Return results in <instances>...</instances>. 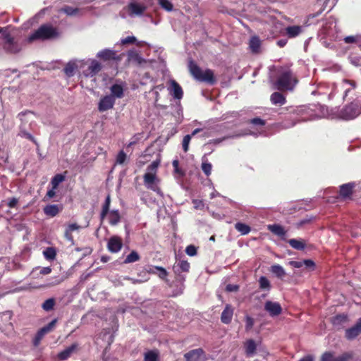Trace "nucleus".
<instances>
[{
    "instance_id": "nucleus-17",
    "label": "nucleus",
    "mask_w": 361,
    "mask_h": 361,
    "mask_svg": "<svg viewBox=\"0 0 361 361\" xmlns=\"http://www.w3.org/2000/svg\"><path fill=\"white\" fill-rule=\"evenodd\" d=\"M289 264L294 268H300L304 265L309 271H314L316 267L314 262L309 259L303 261H290Z\"/></svg>"
},
{
    "instance_id": "nucleus-13",
    "label": "nucleus",
    "mask_w": 361,
    "mask_h": 361,
    "mask_svg": "<svg viewBox=\"0 0 361 361\" xmlns=\"http://www.w3.org/2000/svg\"><path fill=\"white\" fill-rule=\"evenodd\" d=\"M122 247L123 241L120 237L114 235L109 238L107 243V248L110 252H118L121 250Z\"/></svg>"
},
{
    "instance_id": "nucleus-4",
    "label": "nucleus",
    "mask_w": 361,
    "mask_h": 361,
    "mask_svg": "<svg viewBox=\"0 0 361 361\" xmlns=\"http://www.w3.org/2000/svg\"><path fill=\"white\" fill-rule=\"evenodd\" d=\"M298 80L290 70L283 71L274 82L276 89L279 91L293 90Z\"/></svg>"
},
{
    "instance_id": "nucleus-58",
    "label": "nucleus",
    "mask_w": 361,
    "mask_h": 361,
    "mask_svg": "<svg viewBox=\"0 0 361 361\" xmlns=\"http://www.w3.org/2000/svg\"><path fill=\"white\" fill-rule=\"evenodd\" d=\"M80 228L79 225L77 224H69L67 228H66V231H68L69 232H73L74 231L78 230Z\"/></svg>"
},
{
    "instance_id": "nucleus-49",
    "label": "nucleus",
    "mask_w": 361,
    "mask_h": 361,
    "mask_svg": "<svg viewBox=\"0 0 361 361\" xmlns=\"http://www.w3.org/2000/svg\"><path fill=\"white\" fill-rule=\"evenodd\" d=\"M177 267H179V269L181 271H184V272L189 271V269L190 267L189 262L185 260L180 261L178 263Z\"/></svg>"
},
{
    "instance_id": "nucleus-56",
    "label": "nucleus",
    "mask_w": 361,
    "mask_h": 361,
    "mask_svg": "<svg viewBox=\"0 0 361 361\" xmlns=\"http://www.w3.org/2000/svg\"><path fill=\"white\" fill-rule=\"evenodd\" d=\"M192 204L196 209H203L204 207L203 201L200 200H193Z\"/></svg>"
},
{
    "instance_id": "nucleus-60",
    "label": "nucleus",
    "mask_w": 361,
    "mask_h": 361,
    "mask_svg": "<svg viewBox=\"0 0 361 361\" xmlns=\"http://www.w3.org/2000/svg\"><path fill=\"white\" fill-rule=\"evenodd\" d=\"M64 237L68 241L71 243L73 242V236L72 235V232H69L68 231L65 230Z\"/></svg>"
},
{
    "instance_id": "nucleus-26",
    "label": "nucleus",
    "mask_w": 361,
    "mask_h": 361,
    "mask_svg": "<svg viewBox=\"0 0 361 361\" xmlns=\"http://www.w3.org/2000/svg\"><path fill=\"white\" fill-rule=\"evenodd\" d=\"M270 100L275 105H283L286 102V97L281 92H278L271 94Z\"/></svg>"
},
{
    "instance_id": "nucleus-64",
    "label": "nucleus",
    "mask_w": 361,
    "mask_h": 361,
    "mask_svg": "<svg viewBox=\"0 0 361 361\" xmlns=\"http://www.w3.org/2000/svg\"><path fill=\"white\" fill-rule=\"evenodd\" d=\"M299 361H313V358L310 355L305 356L300 359Z\"/></svg>"
},
{
    "instance_id": "nucleus-15",
    "label": "nucleus",
    "mask_w": 361,
    "mask_h": 361,
    "mask_svg": "<svg viewBox=\"0 0 361 361\" xmlns=\"http://www.w3.org/2000/svg\"><path fill=\"white\" fill-rule=\"evenodd\" d=\"M361 334V318L358 319L356 324L345 330V337L348 340H353Z\"/></svg>"
},
{
    "instance_id": "nucleus-11",
    "label": "nucleus",
    "mask_w": 361,
    "mask_h": 361,
    "mask_svg": "<svg viewBox=\"0 0 361 361\" xmlns=\"http://www.w3.org/2000/svg\"><path fill=\"white\" fill-rule=\"evenodd\" d=\"M352 357L353 355L350 353H344L340 356L334 357L332 353L325 352L321 357V361H348Z\"/></svg>"
},
{
    "instance_id": "nucleus-12",
    "label": "nucleus",
    "mask_w": 361,
    "mask_h": 361,
    "mask_svg": "<svg viewBox=\"0 0 361 361\" xmlns=\"http://www.w3.org/2000/svg\"><path fill=\"white\" fill-rule=\"evenodd\" d=\"M264 310L267 311L271 317H276L281 314L282 307L279 302L268 300L264 304Z\"/></svg>"
},
{
    "instance_id": "nucleus-16",
    "label": "nucleus",
    "mask_w": 361,
    "mask_h": 361,
    "mask_svg": "<svg viewBox=\"0 0 361 361\" xmlns=\"http://www.w3.org/2000/svg\"><path fill=\"white\" fill-rule=\"evenodd\" d=\"M234 309L230 304H226L221 315V321L223 324H229L233 316Z\"/></svg>"
},
{
    "instance_id": "nucleus-30",
    "label": "nucleus",
    "mask_w": 361,
    "mask_h": 361,
    "mask_svg": "<svg viewBox=\"0 0 361 361\" xmlns=\"http://www.w3.org/2000/svg\"><path fill=\"white\" fill-rule=\"evenodd\" d=\"M159 353L157 350H148L144 354L143 361H158Z\"/></svg>"
},
{
    "instance_id": "nucleus-3",
    "label": "nucleus",
    "mask_w": 361,
    "mask_h": 361,
    "mask_svg": "<svg viewBox=\"0 0 361 361\" xmlns=\"http://www.w3.org/2000/svg\"><path fill=\"white\" fill-rule=\"evenodd\" d=\"M159 164V160H155L152 161V164L147 166V172L145 173L143 176L144 183L145 186L148 189L154 192H156L157 194L161 193L160 188L157 185V183H159V180L157 178L156 175Z\"/></svg>"
},
{
    "instance_id": "nucleus-33",
    "label": "nucleus",
    "mask_w": 361,
    "mask_h": 361,
    "mask_svg": "<svg viewBox=\"0 0 361 361\" xmlns=\"http://www.w3.org/2000/svg\"><path fill=\"white\" fill-rule=\"evenodd\" d=\"M288 243L294 249L297 250H303L305 248V243L302 240L297 239H290Z\"/></svg>"
},
{
    "instance_id": "nucleus-18",
    "label": "nucleus",
    "mask_w": 361,
    "mask_h": 361,
    "mask_svg": "<svg viewBox=\"0 0 361 361\" xmlns=\"http://www.w3.org/2000/svg\"><path fill=\"white\" fill-rule=\"evenodd\" d=\"M357 114V109L352 104L345 106L341 111V117L345 120L353 119Z\"/></svg>"
},
{
    "instance_id": "nucleus-51",
    "label": "nucleus",
    "mask_w": 361,
    "mask_h": 361,
    "mask_svg": "<svg viewBox=\"0 0 361 361\" xmlns=\"http://www.w3.org/2000/svg\"><path fill=\"white\" fill-rule=\"evenodd\" d=\"M185 252L189 256H195L197 255V248L195 246L192 245H190L186 247L185 248Z\"/></svg>"
},
{
    "instance_id": "nucleus-19",
    "label": "nucleus",
    "mask_w": 361,
    "mask_h": 361,
    "mask_svg": "<svg viewBox=\"0 0 361 361\" xmlns=\"http://www.w3.org/2000/svg\"><path fill=\"white\" fill-rule=\"evenodd\" d=\"M245 353L247 357H252L257 350V344L253 339H248L244 343Z\"/></svg>"
},
{
    "instance_id": "nucleus-62",
    "label": "nucleus",
    "mask_w": 361,
    "mask_h": 361,
    "mask_svg": "<svg viewBox=\"0 0 361 361\" xmlns=\"http://www.w3.org/2000/svg\"><path fill=\"white\" fill-rule=\"evenodd\" d=\"M287 42H288L287 39H281L278 40L276 44L279 47L282 48L286 45Z\"/></svg>"
},
{
    "instance_id": "nucleus-38",
    "label": "nucleus",
    "mask_w": 361,
    "mask_h": 361,
    "mask_svg": "<svg viewBox=\"0 0 361 361\" xmlns=\"http://www.w3.org/2000/svg\"><path fill=\"white\" fill-rule=\"evenodd\" d=\"M140 257L139 254L136 251L133 250L129 255H127L123 262L125 264L133 263L140 260Z\"/></svg>"
},
{
    "instance_id": "nucleus-55",
    "label": "nucleus",
    "mask_w": 361,
    "mask_h": 361,
    "mask_svg": "<svg viewBox=\"0 0 361 361\" xmlns=\"http://www.w3.org/2000/svg\"><path fill=\"white\" fill-rule=\"evenodd\" d=\"M137 41L134 36H128L127 37L121 39L122 44H134Z\"/></svg>"
},
{
    "instance_id": "nucleus-2",
    "label": "nucleus",
    "mask_w": 361,
    "mask_h": 361,
    "mask_svg": "<svg viewBox=\"0 0 361 361\" xmlns=\"http://www.w3.org/2000/svg\"><path fill=\"white\" fill-rule=\"evenodd\" d=\"M59 36L58 30L51 24H43L35 30L27 38L28 42L37 40L45 41L56 38Z\"/></svg>"
},
{
    "instance_id": "nucleus-48",
    "label": "nucleus",
    "mask_w": 361,
    "mask_h": 361,
    "mask_svg": "<svg viewBox=\"0 0 361 361\" xmlns=\"http://www.w3.org/2000/svg\"><path fill=\"white\" fill-rule=\"evenodd\" d=\"M245 331H250L254 326L255 320L250 316L247 315L245 317Z\"/></svg>"
},
{
    "instance_id": "nucleus-32",
    "label": "nucleus",
    "mask_w": 361,
    "mask_h": 361,
    "mask_svg": "<svg viewBox=\"0 0 361 361\" xmlns=\"http://www.w3.org/2000/svg\"><path fill=\"white\" fill-rule=\"evenodd\" d=\"M271 271L278 278L282 279L285 276L284 269L279 264H274L271 267Z\"/></svg>"
},
{
    "instance_id": "nucleus-34",
    "label": "nucleus",
    "mask_w": 361,
    "mask_h": 361,
    "mask_svg": "<svg viewBox=\"0 0 361 361\" xmlns=\"http://www.w3.org/2000/svg\"><path fill=\"white\" fill-rule=\"evenodd\" d=\"M101 64L95 60H93L88 67V70L90 71V73L91 74L92 76L97 74L101 71Z\"/></svg>"
},
{
    "instance_id": "nucleus-47",
    "label": "nucleus",
    "mask_w": 361,
    "mask_h": 361,
    "mask_svg": "<svg viewBox=\"0 0 361 361\" xmlns=\"http://www.w3.org/2000/svg\"><path fill=\"white\" fill-rule=\"evenodd\" d=\"M361 39V35H355V36H347L344 38V42L347 44H352V43H358L360 42V40Z\"/></svg>"
},
{
    "instance_id": "nucleus-35",
    "label": "nucleus",
    "mask_w": 361,
    "mask_h": 361,
    "mask_svg": "<svg viewBox=\"0 0 361 361\" xmlns=\"http://www.w3.org/2000/svg\"><path fill=\"white\" fill-rule=\"evenodd\" d=\"M235 228L242 235L248 234L251 231V228L248 225L241 222L236 223L235 224Z\"/></svg>"
},
{
    "instance_id": "nucleus-31",
    "label": "nucleus",
    "mask_w": 361,
    "mask_h": 361,
    "mask_svg": "<svg viewBox=\"0 0 361 361\" xmlns=\"http://www.w3.org/2000/svg\"><path fill=\"white\" fill-rule=\"evenodd\" d=\"M172 166L173 167L174 176L176 178H183L185 175L184 170L180 168L179 161L178 159H175L172 161Z\"/></svg>"
},
{
    "instance_id": "nucleus-22",
    "label": "nucleus",
    "mask_w": 361,
    "mask_h": 361,
    "mask_svg": "<svg viewBox=\"0 0 361 361\" xmlns=\"http://www.w3.org/2000/svg\"><path fill=\"white\" fill-rule=\"evenodd\" d=\"M261 40L259 37L253 36L250 39L249 47L253 54H259L260 52Z\"/></svg>"
},
{
    "instance_id": "nucleus-61",
    "label": "nucleus",
    "mask_w": 361,
    "mask_h": 361,
    "mask_svg": "<svg viewBox=\"0 0 361 361\" xmlns=\"http://www.w3.org/2000/svg\"><path fill=\"white\" fill-rule=\"evenodd\" d=\"M51 272V269L49 267H43L40 270V274H42V275H47V274H50Z\"/></svg>"
},
{
    "instance_id": "nucleus-5",
    "label": "nucleus",
    "mask_w": 361,
    "mask_h": 361,
    "mask_svg": "<svg viewBox=\"0 0 361 361\" xmlns=\"http://www.w3.org/2000/svg\"><path fill=\"white\" fill-rule=\"evenodd\" d=\"M149 0H132L124 9L130 17L142 16L149 6Z\"/></svg>"
},
{
    "instance_id": "nucleus-27",
    "label": "nucleus",
    "mask_w": 361,
    "mask_h": 361,
    "mask_svg": "<svg viewBox=\"0 0 361 361\" xmlns=\"http://www.w3.org/2000/svg\"><path fill=\"white\" fill-rule=\"evenodd\" d=\"M268 229L274 234H275L278 236H280L281 238H283L286 235V233L284 228L279 224L269 225Z\"/></svg>"
},
{
    "instance_id": "nucleus-1",
    "label": "nucleus",
    "mask_w": 361,
    "mask_h": 361,
    "mask_svg": "<svg viewBox=\"0 0 361 361\" xmlns=\"http://www.w3.org/2000/svg\"><path fill=\"white\" fill-rule=\"evenodd\" d=\"M188 69L190 75L197 81L214 85L216 83V78L212 69L207 68L202 71V68L192 60L188 63Z\"/></svg>"
},
{
    "instance_id": "nucleus-9",
    "label": "nucleus",
    "mask_w": 361,
    "mask_h": 361,
    "mask_svg": "<svg viewBox=\"0 0 361 361\" xmlns=\"http://www.w3.org/2000/svg\"><path fill=\"white\" fill-rule=\"evenodd\" d=\"M185 361H204L205 352L202 348L193 349L184 354Z\"/></svg>"
},
{
    "instance_id": "nucleus-52",
    "label": "nucleus",
    "mask_w": 361,
    "mask_h": 361,
    "mask_svg": "<svg viewBox=\"0 0 361 361\" xmlns=\"http://www.w3.org/2000/svg\"><path fill=\"white\" fill-rule=\"evenodd\" d=\"M19 135L30 140L31 142L37 145V141L35 139V137L30 133L26 132L25 130H21L19 133Z\"/></svg>"
},
{
    "instance_id": "nucleus-59",
    "label": "nucleus",
    "mask_w": 361,
    "mask_h": 361,
    "mask_svg": "<svg viewBox=\"0 0 361 361\" xmlns=\"http://www.w3.org/2000/svg\"><path fill=\"white\" fill-rule=\"evenodd\" d=\"M226 289L229 292H235L238 290L239 286L238 285L228 284L226 286Z\"/></svg>"
},
{
    "instance_id": "nucleus-45",
    "label": "nucleus",
    "mask_w": 361,
    "mask_h": 361,
    "mask_svg": "<svg viewBox=\"0 0 361 361\" xmlns=\"http://www.w3.org/2000/svg\"><path fill=\"white\" fill-rule=\"evenodd\" d=\"M201 168H202V171L204 172V173L207 176H210V174H211V173H212V164H210V163H209V162H208L207 161H203V162L202 163Z\"/></svg>"
},
{
    "instance_id": "nucleus-41",
    "label": "nucleus",
    "mask_w": 361,
    "mask_h": 361,
    "mask_svg": "<svg viewBox=\"0 0 361 361\" xmlns=\"http://www.w3.org/2000/svg\"><path fill=\"white\" fill-rule=\"evenodd\" d=\"M259 288L262 290H270L271 284L266 276H261L259 279Z\"/></svg>"
},
{
    "instance_id": "nucleus-8",
    "label": "nucleus",
    "mask_w": 361,
    "mask_h": 361,
    "mask_svg": "<svg viewBox=\"0 0 361 361\" xmlns=\"http://www.w3.org/2000/svg\"><path fill=\"white\" fill-rule=\"evenodd\" d=\"M57 322V319H53L51 322H49L47 325L43 326L40 329H39L35 334V336L33 339V345L35 346H38L44 338V336L48 333L51 332L56 326Z\"/></svg>"
},
{
    "instance_id": "nucleus-53",
    "label": "nucleus",
    "mask_w": 361,
    "mask_h": 361,
    "mask_svg": "<svg viewBox=\"0 0 361 361\" xmlns=\"http://www.w3.org/2000/svg\"><path fill=\"white\" fill-rule=\"evenodd\" d=\"M249 123L251 124H253L255 126H264L266 123L264 120H263L259 117H256V118L251 119L249 121Z\"/></svg>"
},
{
    "instance_id": "nucleus-50",
    "label": "nucleus",
    "mask_w": 361,
    "mask_h": 361,
    "mask_svg": "<svg viewBox=\"0 0 361 361\" xmlns=\"http://www.w3.org/2000/svg\"><path fill=\"white\" fill-rule=\"evenodd\" d=\"M190 140H191L190 135H186L183 137L182 145H183V151L185 152L188 151L189 143L190 142Z\"/></svg>"
},
{
    "instance_id": "nucleus-39",
    "label": "nucleus",
    "mask_w": 361,
    "mask_h": 361,
    "mask_svg": "<svg viewBox=\"0 0 361 361\" xmlns=\"http://www.w3.org/2000/svg\"><path fill=\"white\" fill-rule=\"evenodd\" d=\"M76 68L77 66L75 63L69 62L64 67L63 71L68 77H71L74 75Z\"/></svg>"
},
{
    "instance_id": "nucleus-21",
    "label": "nucleus",
    "mask_w": 361,
    "mask_h": 361,
    "mask_svg": "<svg viewBox=\"0 0 361 361\" xmlns=\"http://www.w3.org/2000/svg\"><path fill=\"white\" fill-rule=\"evenodd\" d=\"M171 94L175 99H180L183 96V91L180 85L176 81L171 80Z\"/></svg>"
},
{
    "instance_id": "nucleus-37",
    "label": "nucleus",
    "mask_w": 361,
    "mask_h": 361,
    "mask_svg": "<svg viewBox=\"0 0 361 361\" xmlns=\"http://www.w3.org/2000/svg\"><path fill=\"white\" fill-rule=\"evenodd\" d=\"M44 257L48 260H54L56 256V249L53 247H49L43 251Z\"/></svg>"
},
{
    "instance_id": "nucleus-57",
    "label": "nucleus",
    "mask_w": 361,
    "mask_h": 361,
    "mask_svg": "<svg viewBox=\"0 0 361 361\" xmlns=\"http://www.w3.org/2000/svg\"><path fill=\"white\" fill-rule=\"evenodd\" d=\"M18 202V200L16 197H12L11 199H8L7 205L10 208H14L17 205Z\"/></svg>"
},
{
    "instance_id": "nucleus-10",
    "label": "nucleus",
    "mask_w": 361,
    "mask_h": 361,
    "mask_svg": "<svg viewBox=\"0 0 361 361\" xmlns=\"http://www.w3.org/2000/svg\"><path fill=\"white\" fill-rule=\"evenodd\" d=\"M355 188V183H348L340 185L338 192L340 197L343 200H352Z\"/></svg>"
},
{
    "instance_id": "nucleus-29",
    "label": "nucleus",
    "mask_w": 361,
    "mask_h": 361,
    "mask_svg": "<svg viewBox=\"0 0 361 361\" xmlns=\"http://www.w3.org/2000/svg\"><path fill=\"white\" fill-rule=\"evenodd\" d=\"M110 204H111V197L109 195H108L106 197L105 202L102 206V209L100 214V219L101 220H104V218L106 216L108 213L110 212Z\"/></svg>"
},
{
    "instance_id": "nucleus-25",
    "label": "nucleus",
    "mask_w": 361,
    "mask_h": 361,
    "mask_svg": "<svg viewBox=\"0 0 361 361\" xmlns=\"http://www.w3.org/2000/svg\"><path fill=\"white\" fill-rule=\"evenodd\" d=\"M302 32V27L300 25L288 26L286 28V34L289 38L298 36Z\"/></svg>"
},
{
    "instance_id": "nucleus-20",
    "label": "nucleus",
    "mask_w": 361,
    "mask_h": 361,
    "mask_svg": "<svg viewBox=\"0 0 361 361\" xmlns=\"http://www.w3.org/2000/svg\"><path fill=\"white\" fill-rule=\"evenodd\" d=\"M77 347L78 345L76 343H73L71 346L66 348L65 350H62L58 354V359L60 360H67L71 356V355L75 350Z\"/></svg>"
},
{
    "instance_id": "nucleus-28",
    "label": "nucleus",
    "mask_w": 361,
    "mask_h": 361,
    "mask_svg": "<svg viewBox=\"0 0 361 361\" xmlns=\"http://www.w3.org/2000/svg\"><path fill=\"white\" fill-rule=\"evenodd\" d=\"M108 214L109 222L111 226H116L120 222L121 217L118 210H111Z\"/></svg>"
},
{
    "instance_id": "nucleus-63",
    "label": "nucleus",
    "mask_w": 361,
    "mask_h": 361,
    "mask_svg": "<svg viewBox=\"0 0 361 361\" xmlns=\"http://www.w3.org/2000/svg\"><path fill=\"white\" fill-rule=\"evenodd\" d=\"M54 190V189L52 188L51 190H48L47 192V196L49 197V198L54 197L56 195V192Z\"/></svg>"
},
{
    "instance_id": "nucleus-23",
    "label": "nucleus",
    "mask_w": 361,
    "mask_h": 361,
    "mask_svg": "<svg viewBox=\"0 0 361 361\" xmlns=\"http://www.w3.org/2000/svg\"><path fill=\"white\" fill-rule=\"evenodd\" d=\"M111 94L113 98H118L121 99L124 96V90L121 85L119 84H114L111 87Z\"/></svg>"
},
{
    "instance_id": "nucleus-40",
    "label": "nucleus",
    "mask_w": 361,
    "mask_h": 361,
    "mask_svg": "<svg viewBox=\"0 0 361 361\" xmlns=\"http://www.w3.org/2000/svg\"><path fill=\"white\" fill-rule=\"evenodd\" d=\"M65 180V176L63 174L59 173L55 175L51 181L53 189H56L59 185Z\"/></svg>"
},
{
    "instance_id": "nucleus-14",
    "label": "nucleus",
    "mask_w": 361,
    "mask_h": 361,
    "mask_svg": "<svg viewBox=\"0 0 361 361\" xmlns=\"http://www.w3.org/2000/svg\"><path fill=\"white\" fill-rule=\"evenodd\" d=\"M114 104L115 99L112 96L106 95L101 98L98 104V109L100 112L106 111L112 109Z\"/></svg>"
},
{
    "instance_id": "nucleus-6",
    "label": "nucleus",
    "mask_w": 361,
    "mask_h": 361,
    "mask_svg": "<svg viewBox=\"0 0 361 361\" xmlns=\"http://www.w3.org/2000/svg\"><path fill=\"white\" fill-rule=\"evenodd\" d=\"M97 57L103 61L119 62L122 60L123 54H118L116 51L112 49H104L97 54Z\"/></svg>"
},
{
    "instance_id": "nucleus-46",
    "label": "nucleus",
    "mask_w": 361,
    "mask_h": 361,
    "mask_svg": "<svg viewBox=\"0 0 361 361\" xmlns=\"http://www.w3.org/2000/svg\"><path fill=\"white\" fill-rule=\"evenodd\" d=\"M127 159L126 154L123 151H120L118 154H117L116 159V164H123Z\"/></svg>"
},
{
    "instance_id": "nucleus-7",
    "label": "nucleus",
    "mask_w": 361,
    "mask_h": 361,
    "mask_svg": "<svg viewBox=\"0 0 361 361\" xmlns=\"http://www.w3.org/2000/svg\"><path fill=\"white\" fill-rule=\"evenodd\" d=\"M4 43V49L8 53L16 54L20 51L19 45L14 41V38L9 32H4L1 35Z\"/></svg>"
},
{
    "instance_id": "nucleus-24",
    "label": "nucleus",
    "mask_w": 361,
    "mask_h": 361,
    "mask_svg": "<svg viewBox=\"0 0 361 361\" xmlns=\"http://www.w3.org/2000/svg\"><path fill=\"white\" fill-rule=\"evenodd\" d=\"M62 209V207H59L56 204H49L44 208V212L47 216L54 217L56 216Z\"/></svg>"
},
{
    "instance_id": "nucleus-42",
    "label": "nucleus",
    "mask_w": 361,
    "mask_h": 361,
    "mask_svg": "<svg viewBox=\"0 0 361 361\" xmlns=\"http://www.w3.org/2000/svg\"><path fill=\"white\" fill-rule=\"evenodd\" d=\"M61 11L68 16H75L79 12V9L78 8L65 6L61 8Z\"/></svg>"
},
{
    "instance_id": "nucleus-54",
    "label": "nucleus",
    "mask_w": 361,
    "mask_h": 361,
    "mask_svg": "<svg viewBox=\"0 0 361 361\" xmlns=\"http://www.w3.org/2000/svg\"><path fill=\"white\" fill-rule=\"evenodd\" d=\"M154 269L158 270L159 271V277L161 279H165L166 277L168 275V273L166 271V270L161 267H159V266H155L154 267Z\"/></svg>"
},
{
    "instance_id": "nucleus-36",
    "label": "nucleus",
    "mask_w": 361,
    "mask_h": 361,
    "mask_svg": "<svg viewBox=\"0 0 361 361\" xmlns=\"http://www.w3.org/2000/svg\"><path fill=\"white\" fill-rule=\"evenodd\" d=\"M56 305V300L53 298L46 300L42 305V308L46 311L49 312L53 310Z\"/></svg>"
},
{
    "instance_id": "nucleus-44",
    "label": "nucleus",
    "mask_w": 361,
    "mask_h": 361,
    "mask_svg": "<svg viewBox=\"0 0 361 361\" xmlns=\"http://www.w3.org/2000/svg\"><path fill=\"white\" fill-rule=\"evenodd\" d=\"M159 4L167 11H171L173 8L172 3L169 0H158Z\"/></svg>"
},
{
    "instance_id": "nucleus-43",
    "label": "nucleus",
    "mask_w": 361,
    "mask_h": 361,
    "mask_svg": "<svg viewBox=\"0 0 361 361\" xmlns=\"http://www.w3.org/2000/svg\"><path fill=\"white\" fill-rule=\"evenodd\" d=\"M348 321V317L345 314H338L333 318V324L339 325Z\"/></svg>"
}]
</instances>
